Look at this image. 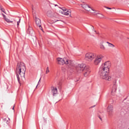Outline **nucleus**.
<instances>
[{"label": "nucleus", "mask_w": 129, "mask_h": 129, "mask_svg": "<svg viewBox=\"0 0 129 129\" xmlns=\"http://www.w3.org/2000/svg\"><path fill=\"white\" fill-rule=\"evenodd\" d=\"M109 73V71H106V70L100 68L99 74L102 79L107 80V81H110V80H111V77L108 76Z\"/></svg>", "instance_id": "7ed1b4c3"}, {"label": "nucleus", "mask_w": 129, "mask_h": 129, "mask_svg": "<svg viewBox=\"0 0 129 129\" xmlns=\"http://www.w3.org/2000/svg\"><path fill=\"white\" fill-rule=\"evenodd\" d=\"M35 23L37 27H39L40 30H43L41 26V19L37 18V17H35Z\"/></svg>", "instance_id": "9d476101"}, {"label": "nucleus", "mask_w": 129, "mask_h": 129, "mask_svg": "<svg viewBox=\"0 0 129 129\" xmlns=\"http://www.w3.org/2000/svg\"><path fill=\"white\" fill-rule=\"evenodd\" d=\"M57 6H58V5H55V7H57Z\"/></svg>", "instance_id": "473e14b6"}, {"label": "nucleus", "mask_w": 129, "mask_h": 129, "mask_svg": "<svg viewBox=\"0 0 129 129\" xmlns=\"http://www.w3.org/2000/svg\"><path fill=\"white\" fill-rule=\"evenodd\" d=\"M51 93L52 94L53 96H56V94L58 93V90H57V88L52 87L51 88Z\"/></svg>", "instance_id": "f8f14e48"}, {"label": "nucleus", "mask_w": 129, "mask_h": 129, "mask_svg": "<svg viewBox=\"0 0 129 129\" xmlns=\"http://www.w3.org/2000/svg\"><path fill=\"white\" fill-rule=\"evenodd\" d=\"M102 58H103V55L102 54H100L97 56V58H95L94 61V64L95 65H98L100 62H101V60H102Z\"/></svg>", "instance_id": "0eeeda50"}, {"label": "nucleus", "mask_w": 129, "mask_h": 129, "mask_svg": "<svg viewBox=\"0 0 129 129\" xmlns=\"http://www.w3.org/2000/svg\"><path fill=\"white\" fill-rule=\"evenodd\" d=\"M59 21H61V20H54L53 21V23H56V22H59Z\"/></svg>", "instance_id": "a878e982"}, {"label": "nucleus", "mask_w": 129, "mask_h": 129, "mask_svg": "<svg viewBox=\"0 0 129 129\" xmlns=\"http://www.w3.org/2000/svg\"><path fill=\"white\" fill-rule=\"evenodd\" d=\"M46 15L49 18H55V13L51 11H48L47 12Z\"/></svg>", "instance_id": "ddd939ff"}, {"label": "nucleus", "mask_w": 129, "mask_h": 129, "mask_svg": "<svg viewBox=\"0 0 129 129\" xmlns=\"http://www.w3.org/2000/svg\"><path fill=\"white\" fill-rule=\"evenodd\" d=\"M61 13L62 15H65V16H71V10H64Z\"/></svg>", "instance_id": "9b49d317"}, {"label": "nucleus", "mask_w": 129, "mask_h": 129, "mask_svg": "<svg viewBox=\"0 0 129 129\" xmlns=\"http://www.w3.org/2000/svg\"><path fill=\"white\" fill-rule=\"evenodd\" d=\"M106 8L108 10H111V8H110L106 7Z\"/></svg>", "instance_id": "cd10ccee"}, {"label": "nucleus", "mask_w": 129, "mask_h": 129, "mask_svg": "<svg viewBox=\"0 0 129 129\" xmlns=\"http://www.w3.org/2000/svg\"><path fill=\"white\" fill-rule=\"evenodd\" d=\"M37 86H38V85L36 86V87H37Z\"/></svg>", "instance_id": "72a5a7b5"}, {"label": "nucleus", "mask_w": 129, "mask_h": 129, "mask_svg": "<svg viewBox=\"0 0 129 129\" xmlns=\"http://www.w3.org/2000/svg\"><path fill=\"white\" fill-rule=\"evenodd\" d=\"M77 71L78 73L83 72L85 77H87L91 72L89 67L86 66L83 63L78 65V67L77 68Z\"/></svg>", "instance_id": "f03ea898"}, {"label": "nucleus", "mask_w": 129, "mask_h": 129, "mask_svg": "<svg viewBox=\"0 0 129 129\" xmlns=\"http://www.w3.org/2000/svg\"><path fill=\"white\" fill-rule=\"evenodd\" d=\"M105 65L109 69L110 68V67L111 66V63H110V61H107L104 63Z\"/></svg>", "instance_id": "dca6fc26"}, {"label": "nucleus", "mask_w": 129, "mask_h": 129, "mask_svg": "<svg viewBox=\"0 0 129 129\" xmlns=\"http://www.w3.org/2000/svg\"><path fill=\"white\" fill-rule=\"evenodd\" d=\"M100 68L106 70V71H109V69L107 66H106L104 63L102 64Z\"/></svg>", "instance_id": "2eb2a0df"}, {"label": "nucleus", "mask_w": 129, "mask_h": 129, "mask_svg": "<svg viewBox=\"0 0 129 129\" xmlns=\"http://www.w3.org/2000/svg\"><path fill=\"white\" fill-rule=\"evenodd\" d=\"M12 109L14 110L15 109V105L13 106Z\"/></svg>", "instance_id": "7c9ffc66"}, {"label": "nucleus", "mask_w": 129, "mask_h": 129, "mask_svg": "<svg viewBox=\"0 0 129 129\" xmlns=\"http://www.w3.org/2000/svg\"><path fill=\"white\" fill-rule=\"evenodd\" d=\"M98 117L100 119V120L102 121V118L101 117V116L100 115H99Z\"/></svg>", "instance_id": "393cba45"}, {"label": "nucleus", "mask_w": 129, "mask_h": 129, "mask_svg": "<svg viewBox=\"0 0 129 129\" xmlns=\"http://www.w3.org/2000/svg\"><path fill=\"white\" fill-rule=\"evenodd\" d=\"M4 121H6V123L8 124H9V121H8V119H7V118H5L4 119Z\"/></svg>", "instance_id": "5701e85b"}, {"label": "nucleus", "mask_w": 129, "mask_h": 129, "mask_svg": "<svg viewBox=\"0 0 129 129\" xmlns=\"http://www.w3.org/2000/svg\"><path fill=\"white\" fill-rule=\"evenodd\" d=\"M116 89H117V85H116V80H115L111 91V95L114 96L116 94Z\"/></svg>", "instance_id": "423d86ee"}, {"label": "nucleus", "mask_w": 129, "mask_h": 129, "mask_svg": "<svg viewBox=\"0 0 129 129\" xmlns=\"http://www.w3.org/2000/svg\"><path fill=\"white\" fill-rule=\"evenodd\" d=\"M61 10H62V12H64V10H67L65 8H62Z\"/></svg>", "instance_id": "c85d7f7f"}, {"label": "nucleus", "mask_w": 129, "mask_h": 129, "mask_svg": "<svg viewBox=\"0 0 129 129\" xmlns=\"http://www.w3.org/2000/svg\"><path fill=\"white\" fill-rule=\"evenodd\" d=\"M4 20H5L6 22L7 23H13L12 21L10 20V19L7 18V17L4 18Z\"/></svg>", "instance_id": "6ab92c4d"}, {"label": "nucleus", "mask_w": 129, "mask_h": 129, "mask_svg": "<svg viewBox=\"0 0 129 129\" xmlns=\"http://www.w3.org/2000/svg\"><path fill=\"white\" fill-rule=\"evenodd\" d=\"M27 32L29 33V35H31V36L34 34V30H33V29L31 27H29L28 28Z\"/></svg>", "instance_id": "4468645a"}, {"label": "nucleus", "mask_w": 129, "mask_h": 129, "mask_svg": "<svg viewBox=\"0 0 129 129\" xmlns=\"http://www.w3.org/2000/svg\"><path fill=\"white\" fill-rule=\"evenodd\" d=\"M49 72H50V71L49 70V67H47L46 68L45 73H46V74H48V73H49Z\"/></svg>", "instance_id": "412c9836"}, {"label": "nucleus", "mask_w": 129, "mask_h": 129, "mask_svg": "<svg viewBox=\"0 0 129 129\" xmlns=\"http://www.w3.org/2000/svg\"><path fill=\"white\" fill-rule=\"evenodd\" d=\"M97 17L99 18V19H103V18H104V16H103V15L101 14H98Z\"/></svg>", "instance_id": "f3484780"}, {"label": "nucleus", "mask_w": 129, "mask_h": 129, "mask_svg": "<svg viewBox=\"0 0 129 129\" xmlns=\"http://www.w3.org/2000/svg\"><path fill=\"white\" fill-rule=\"evenodd\" d=\"M2 15L4 17V19H5L6 17V15H5V14L2 13Z\"/></svg>", "instance_id": "bb28decb"}, {"label": "nucleus", "mask_w": 129, "mask_h": 129, "mask_svg": "<svg viewBox=\"0 0 129 129\" xmlns=\"http://www.w3.org/2000/svg\"><path fill=\"white\" fill-rule=\"evenodd\" d=\"M57 60L58 64L59 65H64V64H66L69 65V66H70V67H73V66H74V62L73 61L68 59L66 58H62L58 57Z\"/></svg>", "instance_id": "20e7f679"}, {"label": "nucleus", "mask_w": 129, "mask_h": 129, "mask_svg": "<svg viewBox=\"0 0 129 129\" xmlns=\"http://www.w3.org/2000/svg\"><path fill=\"white\" fill-rule=\"evenodd\" d=\"M107 112L109 116H111L113 114V106L109 105L107 107Z\"/></svg>", "instance_id": "1a4fd4ad"}, {"label": "nucleus", "mask_w": 129, "mask_h": 129, "mask_svg": "<svg viewBox=\"0 0 129 129\" xmlns=\"http://www.w3.org/2000/svg\"><path fill=\"white\" fill-rule=\"evenodd\" d=\"M100 49H101L102 50H105V47H104V45H103L102 44H100Z\"/></svg>", "instance_id": "aec40b11"}, {"label": "nucleus", "mask_w": 129, "mask_h": 129, "mask_svg": "<svg viewBox=\"0 0 129 129\" xmlns=\"http://www.w3.org/2000/svg\"><path fill=\"white\" fill-rule=\"evenodd\" d=\"M83 4H81L82 7L86 11H87L88 12H90V10H92L93 12H95V10L92 9L89 6H88L87 4L84 3V2H83Z\"/></svg>", "instance_id": "6e6552de"}, {"label": "nucleus", "mask_w": 129, "mask_h": 129, "mask_svg": "<svg viewBox=\"0 0 129 129\" xmlns=\"http://www.w3.org/2000/svg\"><path fill=\"white\" fill-rule=\"evenodd\" d=\"M107 44H108V45H109V44H110V43H109V42H108V41H107Z\"/></svg>", "instance_id": "2f4dec72"}, {"label": "nucleus", "mask_w": 129, "mask_h": 129, "mask_svg": "<svg viewBox=\"0 0 129 129\" xmlns=\"http://www.w3.org/2000/svg\"><path fill=\"white\" fill-rule=\"evenodd\" d=\"M32 13H35V11H34V9L33 8H32Z\"/></svg>", "instance_id": "c756f323"}, {"label": "nucleus", "mask_w": 129, "mask_h": 129, "mask_svg": "<svg viewBox=\"0 0 129 129\" xmlns=\"http://www.w3.org/2000/svg\"><path fill=\"white\" fill-rule=\"evenodd\" d=\"M96 57V55L93 53H87L85 55V59L87 61H92Z\"/></svg>", "instance_id": "39448f33"}, {"label": "nucleus", "mask_w": 129, "mask_h": 129, "mask_svg": "<svg viewBox=\"0 0 129 129\" xmlns=\"http://www.w3.org/2000/svg\"><path fill=\"white\" fill-rule=\"evenodd\" d=\"M109 47H112V48L114 47V45H113L112 43H109L108 45Z\"/></svg>", "instance_id": "4be33fe9"}, {"label": "nucleus", "mask_w": 129, "mask_h": 129, "mask_svg": "<svg viewBox=\"0 0 129 129\" xmlns=\"http://www.w3.org/2000/svg\"><path fill=\"white\" fill-rule=\"evenodd\" d=\"M25 73H26L25 63L23 62H18L16 67L15 74L19 84L25 81L26 79L25 78Z\"/></svg>", "instance_id": "f257e3e1"}, {"label": "nucleus", "mask_w": 129, "mask_h": 129, "mask_svg": "<svg viewBox=\"0 0 129 129\" xmlns=\"http://www.w3.org/2000/svg\"><path fill=\"white\" fill-rule=\"evenodd\" d=\"M18 21L17 22V28H19V26H20V23H21V18L18 17Z\"/></svg>", "instance_id": "a211bd4d"}, {"label": "nucleus", "mask_w": 129, "mask_h": 129, "mask_svg": "<svg viewBox=\"0 0 129 129\" xmlns=\"http://www.w3.org/2000/svg\"><path fill=\"white\" fill-rule=\"evenodd\" d=\"M1 11H2V12H3V13H4V14H6V12H5V9H1Z\"/></svg>", "instance_id": "b1692460"}]
</instances>
